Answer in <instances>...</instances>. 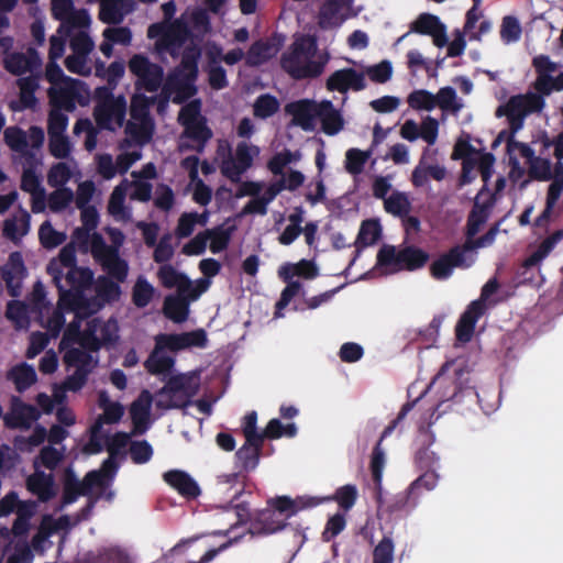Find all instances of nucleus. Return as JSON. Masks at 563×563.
I'll return each mask as SVG.
<instances>
[{"mask_svg": "<svg viewBox=\"0 0 563 563\" xmlns=\"http://www.w3.org/2000/svg\"><path fill=\"white\" fill-rule=\"evenodd\" d=\"M40 417L41 413L35 406L14 397L10 410L3 416V424L9 430H27Z\"/></svg>", "mask_w": 563, "mask_h": 563, "instance_id": "obj_15", "label": "nucleus"}, {"mask_svg": "<svg viewBox=\"0 0 563 563\" xmlns=\"http://www.w3.org/2000/svg\"><path fill=\"white\" fill-rule=\"evenodd\" d=\"M374 563H393L394 542L390 538L384 537L373 551Z\"/></svg>", "mask_w": 563, "mask_h": 563, "instance_id": "obj_64", "label": "nucleus"}, {"mask_svg": "<svg viewBox=\"0 0 563 563\" xmlns=\"http://www.w3.org/2000/svg\"><path fill=\"white\" fill-rule=\"evenodd\" d=\"M197 393L190 377L179 374L168 378L166 384L157 391L156 407L158 409H183L191 404Z\"/></svg>", "mask_w": 563, "mask_h": 563, "instance_id": "obj_3", "label": "nucleus"}, {"mask_svg": "<svg viewBox=\"0 0 563 563\" xmlns=\"http://www.w3.org/2000/svg\"><path fill=\"white\" fill-rule=\"evenodd\" d=\"M74 200V192L68 187H57L56 190L48 196V208L52 212H60L65 210Z\"/></svg>", "mask_w": 563, "mask_h": 563, "instance_id": "obj_54", "label": "nucleus"}, {"mask_svg": "<svg viewBox=\"0 0 563 563\" xmlns=\"http://www.w3.org/2000/svg\"><path fill=\"white\" fill-rule=\"evenodd\" d=\"M38 239L43 247L54 249L64 243L66 235L56 231L49 221H45L40 227Z\"/></svg>", "mask_w": 563, "mask_h": 563, "instance_id": "obj_53", "label": "nucleus"}, {"mask_svg": "<svg viewBox=\"0 0 563 563\" xmlns=\"http://www.w3.org/2000/svg\"><path fill=\"white\" fill-rule=\"evenodd\" d=\"M435 98V107L443 111H459L461 106L456 103V91L454 88L446 86L439 89Z\"/></svg>", "mask_w": 563, "mask_h": 563, "instance_id": "obj_60", "label": "nucleus"}, {"mask_svg": "<svg viewBox=\"0 0 563 563\" xmlns=\"http://www.w3.org/2000/svg\"><path fill=\"white\" fill-rule=\"evenodd\" d=\"M65 282L69 288L81 296L82 291L93 283V272L88 267L75 266L65 275Z\"/></svg>", "mask_w": 563, "mask_h": 563, "instance_id": "obj_35", "label": "nucleus"}, {"mask_svg": "<svg viewBox=\"0 0 563 563\" xmlns=\"http://www.w3.org/2000/svg\"><path fill=\"white\" fill-rule=\"evenodd\" d=\"M439 475L435 470L424 471L407 489L406 499L416 496L420 489L432 490L438 484Z\"/></svg>", "mask_w": 563, "mask_h": 563, "instance_id": "obj_51", "label": "nucleus"}, {"mask_svg": "<svg viewBox=\"0 0 563 563\" xmlns=\"http://www.w3.org/2000/svg\"><path fill=\"white\" fill-rule=\"evenodd\" d=\"M3 139L11 151L19 153L24 158L26 165H32L36 161L35 153L29 148L27 134L21 128H7Z\"/></svg>", "mask_w": 563, "mask_h": 563, "instance_id": "obj_25", "label": "nucleus"}, {"mask_svg": "<svg viewBox=\"0 0 563 563\" xmlns=\"http://www.w3.org/2000/svg\"><path fill=\"white\" fill-rule=\"evenodd\" d=\"M407 101L409 107L415 110L431 111L435 108L434 95L426 89L413 90Z\"/></svg>", "mask_w": 563, "mask_h": 563, "instance_id": "obj_56", "label": "nucleus"}, {"mask_svg": "<svg viewBox=\"0 0 563 563\" xmlns=\"http://www.w3.org/2000/svg\"><path fill=\"white\" fill-rule=\"evenodd\" d=\"M495 203V194H489L488 187L484 185L478 190L473 208L467 216L465 235L475 236L479 232L488 220Z\"/></svg>", "mask_w": 563, "mask_h": 563, "instance_id": "obj_11", "label": "nucleus"}, {"mask_svg": "<svg viewBox=\"0 0 563 563\" xmlns=\"http://www.w3.org/2000/svg\"><path fill=\"white\" fill-rule=\"evenodd\" d=\"M261 455L262 451H260V449H255L246 444H243L235 452L236 463L239 464L241 471L246 473L252 472L257 467Z\"/></svg>", "mask_w": 563, "mask_h": 563, "instance_id": "obj_46", "label": "nucleus"}, {"mask_svg": "<svg viewBox=\"0 0 563 563\" xmlns=\"http://www.w3.org/2000/svg\"><path fill=\"white\" fill-rule=\"evenodd\" d=\"M26 489L37 497L41 503H48L57 495L54 475L43 471H35L26 478Z\"/></svg>", "mask_w": 563, "mask_h": 563, "instance_id": "obj_22", "label": "nucleus"}, {"mask_svg": "<svg viewBox=\"0 0 563 563\" xmlns=\"http://www.w3.org/2000/svg\"><path fill=\"white\" fill-rule=\"evenodd\" d=\"M152 394L144 389L130 406V416L133 424L132 434L140 435L147 431L151 424Z\"/></svg>", "mask_w": 563, "mask_h": 563, "instance_id": "obj_20", "label": "nucleus"}, {"mask_svg": "<svg viewBox=\"0 0 563 563\" xmlns=\"http://www.w3.org/2000/svg\"><path fill=\"white\" fill-rule=\"evenodd\" d=\"M164 481L180 496L191 500L201 494L198 483L185 471L170 470L163 474Z\"/></svg>", "mask_w": 563, "mask_h": 563, "instance_id": "obj_23", "label": "nucleus"}, {"mask_svg": "<svg viewBox=\"0 0 563 563\" xmlns=\"http://www.w3.org/2000/svg\"><path fill=\"white\" fill-rule=\"evenodd\" d=\"M189 36L187 24L180 20L166 23H153L147 29V37L156 38V49L167 52L172 57L179 54L180 48Z\"/></svg>", "mask_w": 563, "mask_h": 563, "instance_id": "obj_4", "label": "nucleus"}, {"mask_svg": "<svg viewBox=\"0 0 563 563\" xmlns=\"http://www.w3.org/2000/svg\"><path fill=\"white\" fill-rule=\"evenodd\" d=\"M125 111V102H109L108 104H97L93 110V117L100 129L110 130L114 118L122 120Z\"/></svg>", "mask_w": 563, "mask_h": 563, "instance_id": "obj_32", "label": "nucleus"}, {"mask_svg": "<svg viewBox=\"0 0 563 563\" xmlns=\"http://www.w3.org/2000/svg\"><path fill=\"white\" fill-rule=\"evenodd\" d=\"M271 507L278 511L279 514L287 512V518L297 514L299 510L303 508L314 507L319 504L314 498H303L298 497L297 499H291L288 496H277L276 498L268 501Z\"/></svg>", "mask_w": 563, "mask_h": 563, "instance_id": "obj_31", "label": "nucleus"}, {"mask_svg": "<svg viewBox=\"0 0 563 563\" xmlns=\"http://www.w3.org/2000/svg\"><path fill=\"white\" fill-rule=\"evenodd\" d=\"M130 456L134 464H145L153 456V448L146 440L130 443Z\"/></svg>", "mask_w": 563, "mask_h": 563, "instance_id": "obj_62", "label": "nucleus"}, {"mask_svg": "<svg viewBox=\"0 0 563 563\" xmlns=\"http://www.w3.org/2000/svg\"><path fill=\"white\" fill-rule=\"evenodd\" d=\"M371 151H362L358 148H350L345 153V170L351 175H360L363 173L365 164L371 157Z\"/></svg>", "mask_w": 563, "mask_h": 563, "instance_id": "obj_45", "label": "nucleus"}, {"mask_svg": "<svg viewBox=\"0 0 563 563\" xmlns=\"http://www.w3.org/2000/svg\"><path fill=\"white\" fill-rule=\"evenodd\" d=\"M3 68L14 76H21L27 71L33 73L42 66V59L36 48L30 46L25 53L13 52L3 57Z\"/></svg>", "mask_w": 563, "mask_h": 563, "instance_id": "obj_18", "label": "nucleus"}, {"mask_svg": "<svg viewBox=\"0 0 563 563\" xmlns=\"http://www.w3.org/2000/svg\"><path fill=\"white\" fill-rule=\"evenodd\" d=\"M123 3L114 0H100L99 19L107 24H120L124 19Z\"/></svg>", "mask_w": 563, "mask_h": 563, "instance_id": "obj_42", "label": "nucleus"}, {"mask_svg": "<svg viewBox=\"0 0 563 563\" xmlns=\"http://www.w3.org/2000/svg\"><path fill=\"white\" fill-rule=\"evenodd\" d=\"M316 51L314 38L307 36L297 38L282 55L283 70L296 80L319 77L323 73L327 60L313 59Z\"/></svg>", "mask_w": 563, "mask_h": 563, "instance_id": "obj_1", "label": "nucleus"}, {"mask_svg": "<svg viewBox=\"0 0 563 563\" xmlns=\"http://www.w3.org/2000/svg\"><path fill=\"white\" fill-rule=\"evenodd\" d=\"M416 401L412 402H406L400 411L398 412L397 417L384 429L382 432V435L376 443V445L373 449L372 457H371V472L373 481L376 485H380L382 476H383V468L385 464V453L382 449V442L384 439L389 437L394 430L397 428V426L406 418L408 412L413 408Z\"/></svg>", "mask_w": 563, "mask_h": 563, "instance_id": "obj_14", "label": "nucleus"}, {"mask_svg": "<svg viewBox=\"0 0 563 563\" xmlns=\"http://www.w3.org/2000/svg\"><path fill=\"white\" fill-rule=\"evenodd\" d=\"M485 309L486 305L482 300H474L467 306L455 327L457 341L467 343L472 340L476 322L485 313Z\"/></svg>", "mask_w": 563, "mask_h": 563, "instance_id": "obj_21", "label": "nucleus"}, {"mask_svg": "<svg viewBox=\"0 0 563 563\" xmlns=\"http://www.w3.org/2000/svg\"><path fill=\"white\" fill-rule=\"evenodd\" d=\"M279 109V102L276 97L265 93L257 97L254 102V115L261 119H267L274 115Z\"/></svg>", "mask_w": 563, "mask_h": 563, "instance_id": "obj_49", "label": "nucleus"}, {"mask_svg": "<svg viewBox=\"0 0 563 563\" xmlns=\"http://www.w3.org/2000/svg\"><path fill=\"white\" fill-rule=\"evenodd\" d=\"M100 407L103 408V413L97 421H101V426L118 423L124 415V408L120 402L109 401L103 395L100 397Z\"/></svg>", "mask_w": 563, "mask_h": 563, "instance_id": "obj_50", "label": "nucleus"}, {"mask_svg": "<svg viewBox=\"0 0 563 563\" xmlns=\"http://www.w3.org/2000/svg\"><path fill=\"white\" fill-rule=\"evenodd\" d=\"M357 496L358 493L356 486L353 484H346L339 487L330 499L338 503L339 507L344 511H349L355 505Z\"/></svg>", "mask_w": 563, "mask_h": 563, "instance_id": "obj_52", "label": "nucleus"}, {"mask_svg": "<svg viewBox=\"0 0 563 563\" xmlns=\"http://www.w3.org/2000/svg\"><path fill=\"white\" fill-rule=\"evenodd\" d=\"M384 208L393 216L405 218L411 210V202L405 192L394 191L385 199Z\"/></svg>", "mask_w": 563, "mask_h": 563, "instance_id": "obj_43", "label": "nucleus"}, {"mask_svg": "<svg viewBox=\"0 0 563 563\" xmlns=\"http://www.w3.org/2000/svg\"><path fill=\"white\" fill-rule=\"evenodd\" d=\"M91 254L108 273V277L118 283H123L126 279L129 274L126 261L119 256L117 249L107 245L100 233L93 232Z\"/></svg>", "mask_w": 563, "mask_h": 563, "instance_id": "obj_7", "label": "nucleus"}, {"mask_svg": "<svg viewBox=\"0 0 563 563\" xmlns=\"http://www.w3.org/2000/svg\"><path fill=\"white\" fill-rule=\"evenodd\" d=\"M441 20L438 15L431 13H420L417 19L410 24L409 32L421 35H431L441 25Z\"/></svg>", "mask_w": 563, "mask_h": 563, "instance_id": "obj_48", "label": "nucleus"}, {"mask_svg": "<svg viewBox=\"0 0 563 563\" xmlns=\"http://www.w3.org/2000/svg\"><path fill=\"white\" fill-rule=\"evenodd\" d=\"M521 33V25L516 16H504L500 26V38L504 43L509 44L519 41Z\"/></svg>", "mask_w": 563, "mask_h": 563, "instance_id": "obj_58", "label": "nucleus"}, {"mask_svg": "<svg viewBox=\"0 0 563 563\" xmlns=\"http://www.w3.org/2000/svg\"><path fill=\"white\" fill-rule=\"evenodd\" d=\"M7 379L12 382L16 391L23 393L34 385L37 380L36 372L32 365L23 362L11 367L5 375Z\"/></svg>", "mask_w": 563, "mask_h": 563, "instance_id": "obj_27", "label": "nucleus"}, {"mask_svg": "<svg viewBox=\"0 0 563 563\" xmlns=\"http://www.w3.org/2000/svg\"><path fill=\"white\" fill-rule=\"evenodd\" d=\"M563 238V231L558 230L554 233H552L550 236L545 238L538 249L528 257L526 258L523 265L526 267H532L538 265L543 258H545L554 249V246L558 244V242Z\"/></svg>", "mask_w": 563, "mask_h": 563, "instance_id": "obj_40", "label": "nucleus"}, {"mask_svg": "<svg viewBox=\"0 0 563 563\" xmlns=\"http://www.w3.org/2000/svg\"><path fill=\"white\" fill-rule=\"evenodd\" d=\"M155 288L147 279L140 276L132 288V302L135 307L142 309L147 307L153 300Z\"/></svg>", "mask_w": 563, "mask_h": 563, "instance_id": "obj_41", "label": "nucleus"}, {"mask_svg": "<svg viewBox=\"0 0 563 563\" xmlns=\"http://www.w3.org/2000/svg\"><path fill=\"white\" fill-rule=\"evenodd\" d=\"M48 151L58 159L68 158L71 152L69 139L65 134L48 135Z\"/></svg>", "mask_w": 563, "mask_h": 563, "instance_id": "obj_57", "label": "nucleus"}, {"mask_svg": "<svg viewBox=\"0 0 563 563\" xmlns=\"http://www.w3.org/2000/svg\"><path fill=\"white\" fill-rule=\"evenodd\" d=\"M382 235V227L377 220H365L362 222L356 241L355 256L351 261L352 265L361 253V249L375 244Z\"/></svg>", "mask_w": 563, "mask_h": 563, "instance_id": "obj_30", "label": "nucleus"}, {"mask_svg": "<svg viewBox=\"0 0 563 563\" xmlns=\"http://www.w3.org/2000/svg\"><path fill=\"white\" fill-rule=\"evenodd\" d=\"M234 227L223 228L218 225L213 229L206 230L207 242L210 240V251L218 254L228 249Z\"/></svg>", "mask_w": 563, "mask_h": 563, "instance_id": "obj_39", "label": "nucleus"}, {"mask_svg": "<svg viewBox=\"0 0 563 563\" xmlns=\"http://www.w3.org/2000/svg\"><path fill=\"white\" fill-rule=\"evenodd\" d=\"M71 178V170L69 166L64 163L59 162L54 164L47 174V183L51 187H65V185L69 181Z\"/></svg>", "mask_w": 563, "mask_h": 563, "instance_id": "obj_59", "label": "nucleus"}, {"mask_svg": "<svg viewBox=\"0 0 563 563\" xmlns=\"http://www.w3.org/2000/svg\"><path fill=\"white\" fill-rule=\"evenodd\" d=\"M75 266H77V258L74 243H68L63 246L59 251L57 260H53L48 263L46 269L47 274L52 276L56 287L60 292L64 291V287L62 285L64 273L62 267L71 269Z\"/></svg>", "mask_w": 563, "mask_h": 563, "instance_id": "obj_24", "label": "nucleus"}, {"mask_svg": "<svg viewBox=\"0 0 563 563\" xmlns=\"http://www.w3.org/2000/svg\"><path fill=\"white\" fill-rule=\"evenodd\" d=\"M184 136L192 140L196 144H184L183 147L201 153L205 150L206 143L212 137V131L208 128L206 119H202L198 122L187 124L184 130Z\"/></svg>", "mask_w": 563, "mask_h": 563, "instance_id": "obj_33", "label": "nucleus"}, {"mask_svg": "<svg viewBox=\"0 0 563 563\" xmlns=\"http://www.w3.org/2000/svg\"><path fill=\"white\" fill-rule=\"evenodd\" d=\"M197 77V75L190 71L176 67L167 75L162 86V102L166 103L173 95H175L173 98L175 103H183L194 97L197 93V87L195 85Z\"/></svg>", "mask_w": 563, "mask_h": 563, "instance_id": "obj_9", "label": "nucleus"}, {"mask_svg": "<svg viewBox=\"0 0 563 563\" xmlns=\"http://www.w3.org/2000/svg\"><path fill=\"white\" fill-rule=\"evenodd\" d=\"M163 312L169 320L181 323L189 314V300L184 296L168 295L164 299Z\"/></svg>", "mask_w": 563, "mask_h": 563, "instance_id": "obj_34", "label": "nucleus"}, {"mask_svg": "<svg viewBox=\"0 0 563 563\" xmlns=\"http://www.w3.org/2000/svg\"><path fill=\"white\" fill-rule=\"evenodd\" d=\"M208 344L207 333L203 329H196L183 333H161L157 335V347L178 352L189 347L203 349Z\"/></svg>", "mask_w": 563, "mask_h": 563, "instance_id": "obj_12", "label": "nucleus"}, {"mask_svg": "<svg viewBox=\"0 0 563 563\" xmlns=\"http://www.w3.org/2000/svg\"><path fill=\"white\" fill-rule=\"evenodd\" d=\"M98 329L99 319L95 318L88 321L77 343L85 350L92 352L98 351L101 347V341L97 335Z\"/></svg>", "mask_w": 563, "mask_h": 563, "instance_id": "obj_47", "label": "nucleus"}, {"mask_svg": "<svg viewBox=\"0 0 563 563\" xmlns=\"http://www.w3.org/2000/svg\"><path fill=\"white\" fill-rule=\"evenodd\" d=\"M272 47L261 41L251 45L246 54V64L249 66H260L271 57Z\"/></svg>", "mask_w": 563, "mask_h": 563, "instance_id": "obj_61", "label": "nucleus"}, {"mask_svg": "<svg viewBox=\"0 0 563 563\" xmlns=\"http://www.w3.org/2000/svg\"><path fill=\"white\" fill-rule=\"evenodd\" d=\"M476 243L477 239L466 235V240L462 245L451 247L452 251L456 252L455 254H457L459 260L465 268L471 267L475 263L476 253L474 251L481 249Z\"/></svg>", "mask_w": 563, "mask_h": 563, "instance_id": "obj_55", "label": "nucleus"}, {"mask_svg": "<svg viewBox=\"0 0 563 563\" xmlns=\"http://www.w3.org/2000/svg\"><path fill=\"white\" fill-rule=\"evenodd\" d=\"M545 106L543 97L527 92L511 96L505 104L496 110V117L505 115L508 120L510 133L516 134L522 129L525 118L531 113L541 112Z\"/></svg>", "mask_w": 563, "mask_h": 563, "instance_id": "obj_2", "label": "nucleus"}, {"mask_svg": "<svg viewBox=\"0 0 563 563\" xmlns=\"http://www.w3.org/2000/svg\"><path fill=\"white\" fill-rule=\"evenodd\" d=\"M91 355L78 347L68 350L64 355V362L68 366H75L76 368H85L91 371Z\"/></svg>", "mask_w": 563, "mask_h": 563, "instance_id": "obj_63", "label": "nucleus"}, {"mask_svg": "<svg viewBox=\"0 0 563 563\" xmlns=\"http://www.w3.org/2000/svg\"><path fill=\"white\" fill-rule=\"evenodd\" d=\"M349 2L350 0H325L319 11V26L323 30L339 26L342 23L339 14L344 7L349 5Z\"/></svg>", "mask_w": 563, "mask_h": 563, "instance_id": "obj_28", "label": "nucleus"}, {"mask_svg": "<svg viewBox=\"0 0 563 563\" xmlns=\"http://www.w3.org/2000/svg\"><path fill=\"white\" fill-rule=\"evenodd\" d=\"M129 69L137 78L136 86L142 87L147 92H155L162 87L163 67L152 63L145 55H133L129 60Z\"/></svg>", "mask_w": 563, "mask_h": 563, "instance_id": "obj_10", "label": "nucleus"}, {"mask_svg": "<svg viewBox=\"0 0 563 563\" xmlns=\"http://www.w3.org/2000/svg\"><path fill=\"white\" fill-rule=\"evenodd\" d=\"M325 87L329 91H339L342 93L350 89L361 91L366 88L365 76L354 68L339 69L329 76Z\"/></svg>", "mask_w": 563, "mask_h": 563, "instance_id": "obj_19", "label": "nucleus"}, {"mask_svg": "<svg viewBox=\"0 0 563 563\" xmlns=\"http://www.w3.org/2000/svg\"><path fill=\"white\" fill-rule=\"evenodd\" d=\"M165 349L157 347V335L155 336V349L145 361L144 366L148 373L154 375L169 373L175 364L172 356L164 355L161 352Z\"/></svg>", "mask_w": 563, "mask_h": 563, "instance_id": "obj_37", "label": "nucleus"}, {"mask_svg": "<svg viewBox=\"0 0 563 563\" xmlns=\"http://www.w3.org/2000/svg\"><path fill=\"white\" fill-rule=\"evenodd\" d=\"M318 119L321 122V130L330 136L338 134L344 126L342 114L330 100L320 102Z\"/></svg>", "mask_w": 563, "mask_h": 563, "instance_id": "obj_26", "label": "nucleus"}, {"mask_svg": "<svg viewBox=\"0 0 563 563\" xmlns=\"http://www.w3.org/2000/svg\"><path fill=\"white\" fill-rule=\"evenodd\" d=\"M454 253L456 252L450 249L446 253L442 254L439 258L432 262L430 266V273L434 279H448L452 275L455 267L465 268L459 260L457 254Z\"/></svg>", "mask_w": 563, "mask_h": 563, "instance_id": "obj_29", "label": "nucleus"}, {"mask_svg": "<svg viewBox=\"0 0 563 563\" xmlns=\"http://www.w3.org/2000/svg\"><path fill=\"white\" fill-rule=\"evenodd\" d=\"M144 120L141 123L128 122L125 133L131 136L133 142L140 146L148 143L153 135V123L147 118L144 109H142Z\"/></svg>", "mask_w": 563, "mask_h": 563, "instance_id": "obj_38", "label": "nucleus"}, {"mask_svg": "<svg viewBox=\"0 0 563 563\" xmlns=\"http://www.w3.org/2000/svg\"><path fill=\"white\" fill-rule=\"evenodd\" d=\"M26 276V267L20 252H12L4 265L0 266V277L5 283L8 295L12 298L21 296L22 279Z\"/></svg>", "mask_w": 563, "mask_h": 563, "instance_id": "obj_13", "label": "nucleus"}, {"mask_svg": "<svg viewBox=\"0 0 563 563\" xmlns=\"http://www.w3.org/2000/svg\"><path fill=\"white\" fill-rule=\"evenodd\" d=\"M101 479L102 474L100 472L90 471L84 476L82 481H79L75 471L70 466L66 467L62 478L60 505L57 510H63L66 506L74 504L80 496H89L92 488L101 484Z\"/></svg>", "mask_w": 563, "mask_h": 563, "instance_id": "obj_6", "label": "nucleus"}, {"mask_svg": "<svg viewBox=\"0 0 563 563\" xmlns=\"http://www.w3.org/2000/svg\"><path fill=\"white\" fill-rule=\"evenodd\" d=\"M84 82L75 78H66L64 85L58 88L52 87L48 89V97L52 109L73 111L76 107V100L80 96V90Z\"/></svg>", "mask_w": 563, "mask_h": 563, "instance_id": "obj_16", "label": "nucleus"}, {"mask_svg": "<svg viewBox=\"0 0 563 563\" xmlns=\"http://www.w3.org/2000/svg\"><path fill=\"white\" fill-rule=\"evenodd\" d=\"M320 102L301 99L287 103L285 112L292 117L291 124L300 126L303 131L314 130V120L318 119Z\"/></svg>", "mask_w": 563, "mask_h": 563, "instance_id": "obj_17", "label": "nucleus"}, {"mask_svg": "<svg viewBox=\"0 0 563 563\" xmlns=\"http://www.w3.org/2000/svg\"><path fill=\"white\" fill-rule=\"evenodd\" d=\"M19 221L21 223V228H19L18 220L15 218L7 219L3 224V235L14 243L20 241V239L29 231L30 214L26 210H22Z\"/></svg>", "mask_w": 563, "mask_h": 563, "instance_id": "obj_44", "label": "nucleus"}, {"mask_svg": "<svg viewBox=\"0 0 563 563\" xmlns=\"http://www.w3.org/2000/svg\"><path fill=\"white\" fill-rule=\"evenodd\" d=\"M429 260V254L416 246H405L397 251L394 245L384 244L377 253L379 266H393L397 271H416L422 268Z\"/></svg>", "mask_w": 563, "mask_h": 563, "instance_id": "obj_5", "label": "nucleus"}, {"mask_svg": "<svg viewBox=\"0 0 563 563\" xmlns=\"http://www.w3.org/2000/svg\"><path fill=\"white\" fill-rule=\"evenodd\" d=\"M117 280L114 282L108 276H98L95 283V291L97 297L104 303H112L120 299L121 287Z\"/></svg>", "mask_w": 563, "mask_h": 563, "instance_id": "obj_36", "label": "nucleus"}, {"mask_svg": "<svg viewBox=\"0 0 563 563\" xmlns=\"http://www.w3.org/2000/svg\"><path fill=\"white\" fill-rule=\"evenodd\" d=\"M258 154V146L246 142L238 143L234 155H232L231 148L228 147V157L222 159L220 172L230 181L240 183L242 175L252 167L254 157Z\"/></svg>", "mask_w": 563, "mask_h": 563, "instance_id": "obj_8", "label": "nucleus"}]
</instances>
